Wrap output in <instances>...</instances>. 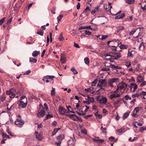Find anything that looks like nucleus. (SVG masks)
<instances>
[{"instance_id":"obj_1","label":"nucleus","mask_w":146,"mask_h":146,"mask_svg":"<svg viewBox=\"0 0 146 146\" xmlns=\"http://www.w3.org/2000/svg\"><path fill=\"white\" fill-rule=\"evenodd\" d=\"M127 88V85L126 83L124 82H121L117 86V89L115 90V92H118V93L121 94Z\"/></svg>"},{"instance_id":"obj_2","label":"nucleus","mask_w":146,"mask_h":146,"mask_svg":"<svg viewBox=\"0 0 146 146\" xmlns=\"http://www.w3.org/2000/svg\"><path fill=\"white\" fill-rule=\"evenodd\" d=\"M111 58H109V60L111 62H113V59L117 60L121 57V54L119 52H115L111 55H110Z\"/></svg>"},{"instance_id":"obj_3","label":"nucleus","mask_w":146,"mask_h":146,"mask_svg":"<svg viewBox=\"0 0 146 146\" xmlns=\"http://www.w3.org/2000/svg\"><path fill=\"white\" fill-rule=\"evenodd\" d=\"M39 106L40 108L38 110V113L37 114V116L38 117H42L45 115V112L44 110L43 106L41 104H40Z\"/></svg>"},{"instance_id":"obj_4","label":"nucleus","mask_w":146,"mask_h":146,"mask_svg":"<svg viewBox=\"0 0 146 146\" xmlns=\"http://www.w3.org/2000/svg\"><path fill=\"white\" fill-rule=\"evenodd\" d=\"M107 85V83L105 80L102 79L99 81L98 86L99 87L100 89L104 90Z\"/></svg>"},{"instance_id":"obj_5","label":"nucleus","mask_w":146,"mask_h":146,"mask_svg":"<svg viewBox=\"0 0 146 146\" xmlns=\"http://www.w3.org/2000/svg\"><path fill=\"white\" fill-rule=\"evenodd\" d=\"M97 101L99 103L102 104H105L107 102V99L106 97L102 96H98L97 97Z\"/></svg>"},{"instance_id":"obj_6","label":"nucleus","mask_w":146,"mask_h":146,"mask_svg":"<svg viewBox=\"0 0 146 146\" xmlns=\"http://www.w3.org/2000/svg\"><path fill=\"white\" fill-rule=\"evenodd\" d=\"M119 79L118 78H113L110 80L108 82V86L110 87H113V84L115 83H117L119 82Z\"/></svg>"},{"instance_id":"obj_7","label":"nucleus","mask_w":146,"mask_h":146,"mask_svg":"<svg viewBox=\"0 0 146 146\" xmlns=\"http://www.w3.org/2000/svg\"><path fill=\"white\" fill-rule=\"evenodd\" d=\"M27 101L26 100H20L19 101L18 104L19 106L23 108H25L27 106Z\"/></svg>"},{"instance_id":"obj_8","label":"nucleus","mask_w":146,"mask_h":146,"mask_svg":"<svg viewBox=\"0 0 146 146\" xmlns=\"http://www.w3.org/2000/svg\"><path fill=\"white\" fill-rule=\"evenodd\" d=\"M115 92V90L114 91V93L109 95V98L110 100H113V99L119 97L121 94L120 93H118V92Z\"/></svg>"},{"instance_id":"obj_9","label":"nucleus","mask_w":146,"mask_h":146,"mask_svg":"<svg viewBox=\"0 0 146 146\" xmlns=\"http://www.w3.org/2000/svg\"><path fill=\"white\" fill-rule=\"evenodd\" d=\"M69 116L70 118L72 119L74 121H76L77 119L79 120L80 122L82 121V120L81 118L79 117L75 114H73L69 115Z\"/></svg>"},{"instance_id":"obj_10","label":"nucleus","mask_w":146,"mask_h":146,"mask_svg":"<svg viewBox=\"0 0 146 146\" xmlns=\"http://www.w3.org/2000/svg\"><path fill=\"white\" fill-rule=\"evenodd\" d=\"M24 121L21 118L17 119L15 122V124L17 126L20 127L24 124Z\"/></svg>"},{"instance_id":"obj_11","label":"nucleus","mask_w":146,"mask_h":146,"mask_svg":"<svg viewBox=\"0 0 146 146\" xmlns=\"http://www.w3.org/2000/svg\"><path fill=\"white\" fill-rule=\"evenodd\" d=\"M75 138L70 137V139L68 141V146H74L75 143Z\"/></svg>"},{"instance_id":"obj_12","label":"nucleus","mask_w":146,"mask_h":146,"mask_svg":"<svg viewBox=\"0 0 146 146\" xmlns=\"http://www.w3.org/2000/svg\"><path fill=\"white\" fill-rule=\"evenodd\" d=\"M96 138H93L92 140L96 143L98 144L102 143L104 142V140L103 139H100L99 137H96Z\"/></svg>"},{"instance_id":"obj_13","label":"nucleus","mask_w":146,"mask_h":146,"mask_svg":"<svg viewBox=\"0 0 146 146\" xmlns=\"http://www.w3.org/2000/svg\"><path fill=\"white\" fill-rule=\"evenodd\" d=\"M130 90L132 92H134L137 89V85L133 83H131L130 84Z\"/></svg>"},{"instance_id":"obj_14","label":"nucleus","mask_w":146,"mask_h":146,"mask_svg":"<svg viewBox=\"0 0 146 146\" xmlns=\"http://www.w3.org/2000/svg\"><path fill=\"white\" fill-rule=\"evenodd\" d=\"M35 135L36 138L38 140H40L42 139V135L41 133H39L37 131H35Z\"/></svg>"},{"instance_id":"obj_15","label":"nucleus","mask_w":146,"mask_h":146,"mask_svg":"<svg viewBox=\"0 0 146 146\" xmlns=\"http://www.w3.org/2000/svg\"><path fill=\"white\" fill-rule=\"evenodd\" d=\"M58 110L60 113L61 115L64 114L66 111V110L64 109L63 107L59 106L58 108Z\"/></svg>"},{"instance_id":"obj_16","label":"nucleus","mask_w":146,"mask_h":146,"mask_svg":"<svg viewBox=\"0 0 146 146\" xmlns=\"http://www.w3.org/2000/svg\"><path fill=\"white\" fill-rule=\"evenodd\" d=\"M100 8L99 6H96V7L95 9L92 11L91 12L92 14H94L96 13H97L99 11Z\"/></svg>"},{"instance_id":"obj_17","label":"nucleus","mask_w":146,"mask_h":146,"mask_svg":"<svg viewBox=\"0 0 146 146\" xmlns=\"http://www.w3.org/2000/svg\"><path fill=\"white\" fill-rule=\"evenodd\" d=\"M143 78L142 76L138 75L137 77V82H141L143 81Z\"/></svg>"},{"instance_id":"obj_18","label":"nucleus","mask_w":146,"mask_h":146,"mask_svg":"<svg viewBox=\"0 0 146 146\" xmlns=\"http://www.w3.org/2000/svg\"><path fill=\"white\" fill-rule=\"evenodd\" d=\"M94 101V98L91 97L88 98V100L86 102V104H89L90 103H92Z\"/></svg>"},{"instance_id":"obj_19","label":"nucleus","mask_w":146,"mask_h":146,"mask_svg":"<svg viewBox=\"0 0 146 146\" xmlns=\"http://www.w3.org/2000/svg\"><path fill=\"white\" fill-rule=\"evenodd\" d=\"M64 135L63 134H60L57 137V140L58 141L61 142L62 140L64 138Z\"/></svg>"},{"instance_id":"obj_20","label":"nucleus","mask_w":146,"mask_h":146,"mask_svg":"<svg viewBox=\"0 0 146 146\" xmlns=\"http://www.w3.org/2000/svg\"><path fill=\"white\" fill-rule=\"evenodd\" d=\"M113 42L115 43V45L118 46H119L120 44L121 43L120 41L118 39H115L113 40Z\"/></svg>"},{"instance_id":"obj_21","label":"nucleus","mask_w":146,"mask_h":146,"mask_svg":"<svg viewBox=\"0 0 146 146\" xmlns=\"http://www.w3.org/2000/svg\"><path fill=\"white\" fill-rule=\"evenodd\" d=\"M97 37H99L100 39L102 40H104L106 39L108 37V36L107 35H99V36H97Z\"/></svg>"},{"instance_id":"obj_22","label":"nucleus","mask_w":146,"mask_h":146,"mask_svg":"<svg viewBox=\"0 0 146 146\" xmlns=\"http://www.w3.org/2000/svg\"><path fill=\"white\" fill-rule=\"evenodd\" d=\"M141 95V92L139 91H137L135 94H133L132 96V97L133 98L135 97L138 98L140 95Z\"/></svg>"},{"instance_id":"obj_23","label":"nucleus","mask_w":146,"mask_h":146,"mask_svg":"<svg viewBox=\"0 0 146 146\" xmlns=\"http://www.w3.org/2000/svg\"><path fill=\"white\" fill-rule=\"evenodd\" d=\"M125 16L124 13H122L121 14L115 17V19H120L123 18Z\"/></svg>"},{"instance_id":"obj_24","label":"nucleus","mask_w":146,"mask_h":146,"mask_svg":"<svg viewBox=\"0 0 146 146\" xmlns=\"http://www.w3.org/2000/svg\"><path fill=\"white\" fill-rule=\"evenodd\" d=\"M130 113V111H129L127 112H126L124 113L123 116V119H125L127 118V117L129 115V113Z\"/></svg>"},{"instance_id":"obj_25","label":"nucleus","mask_w":146,"mask_h":146,"mask_svg":"<svg viewBox=\"0 0 146 146\" xmlns=\"http://www.w3.org/2000/svg\"><path fill=\"white\" fill-rule=\"evenodd\" d=\"M60 129V128H55L52 133V135L53 136L55 135Z\"/></svg>"},{"instance_id":"obj_26","label":"nucleus","mask_w":146,"mask_h":146,"mask_svg":"<svg viewBox=\"0 0 146 146\" xmlns=\"http://www.w3.org/2000/svg\"><path fill=\"white\" fill-rule=\"evenodd\" d=\"M145 43L142 42L139 46V48L140 50H142L145 48Z\"/></svg>"},{"instance_id":"obj_27","label":"nucleus","mask_w":146,"mask_h":146,"mask_svg":"<svg viewBox=\"0 0 146 146\" xmlns=\"http://www.w3.org/2000/svg\"><path fill=\"white\" fill-rule=\"evenodd\" d=\"M124 28L122 26H119L117 27V33L119 32L120 31L123 30Z\"/></svg>"},{"instance_id":"obj_28","label":"nucleus","mask_w":146,"mask_h":146,"mask_svg":"<svg viewBox=\"0 0 146 146\" xmlns=\"http://www.w3.org/2000/svg\"><path fill=\"white\" fill-rule=\"evenodd\" d=\"M145 3H146V2L144 1L143 3L144 4ZM141 9L143 12H146V4H143V6L142 5L141 6Z\"/></svg>"},{"instance_id":"obj_29","label":"nucleus","mask_w":146,"mask_h":146,"mask_svg":"<svg viewBox=\"0 0 146 146\" xmlns=\"http://www.w3.org/2000/svg\"><path fill=\"white\" fill-rule=\"evenodd\" d=\"M121 99L120 98H118L114 102V105L119 104L120 103V101H121Z\"/></svg>"},{"instance_id":"obj_30","label":"nucleus","mask_w":146,"mask_h":146,"mask_svg":"<svg viewBox=\"0 0 146 146\" xmlns=\"http://www.w3.org/2000/svg\"><path fill=\"white\" fill-rule=\"evenodd\" d=\"M126 3L128 4H131L135 2V0H125Z\"/></svg>"},{"instance_id":"obj_31","label":"nucleus","mask_w":146,"mask_h":146,"mask_svg":"<svg viewBox=\"0 0 146 146\" xmlns=\"http://www.w3.org/2000/svg\"><path fill=\"white\" fill-rule=\"evenodd\" d=\"M37 59L33 57H30L29 58V61L30 62L35 63L37 62Z\"/></svg>"},{"instance_id":"obj_32","label":"nucleus","mask_w":146,"mask_h":146,"mask_svg":"<svg viewBox=\"0 0 146 146\" xmlns=\"http://www.w3.org/2000/svg\"><path fill=\"white\" fill-rule=\"evenodd\" d=\"M101 130L102 131V132L106 133V128L105 127H104L105 126V124L103 125V124H101Z\"/></svg>"},{"instance_id":"obj_33","label":"nucleus","mask_w":146,"mask_h":146,"mask_svg":"<svg viewBox=\"0 0 146 146\" xmlns=\"http://www.w3.org/2000/svg\"><path fill=\"white\" fill-rule=\"evenodd\" d=\"M55 78L54 76H44V78L46 79H51L53 80Z\"/></svg>"},{"instance_id":"obj_34","label":"nucleus","mask_w":146,"mask_h":146,"mask_svg":"<svg viewBox=\"0 0 146 146\" xmlns=\"http://www.w3.org/2000/svg\"><path fill=\"white\" fill-rule=\"evenodd\" d=\"M60 61L61 63L62 64H64L65 63L66 61V58L64 57H62L61 56Z\"/></svg>"},{"instance_id":"obj_35","label":"nucleus","mask_w":146,"mask_h":146,"mask_svg":"<svg viewBox=\"0 0 146 146\" xmlns=\"http://www.w3.org/2000/svg\"><path fill=\"white\" fill-rule=\"evenodd\" d=\"M119 47L122 49H126L128 48V46L127 45H124L123 44H121L119 46Z\"/></svg>"},{"instance_id":"obj_36","label":"nucleus","mask_w":146,"mask_h":146,"mask_svg":"<svg viewBox=\"0 0 146 146\" xmlns=\"http://www.w3.org/2000/svg\"><path fill=\"white\" fill-rule=\"evenodd\" d=\"M111 5V3H108V5L106 4H105L104 5V7L105 10H106L108 9V8Z\"/></svg>"},{"instance_id":"obj_37","label":"nucleus","mask_w":146,"mask_h":146,"mask_svg":"<svg viewBox=\"0 0 146 146\" xmlns=\"http://www.w3.org/2000/svg\"><path fill=\"white\" fill-rule=\"evenodd\" d=\"M133 52V50L130 51L129 50L128 51V53L127 54V56L129 57H132L133 56V54L132 52Z\"/></svg>"},{"instance_id":"obj_38","label":"nucleus","mask_w":146,"mask_h":146,"mask_svg":"<svg viewBox=\"0 0 146 146\" xmlns=\"http://www.w3.org/2000/svg\"><path fill=\"white\" fill-rule=\"evenodd\" d=\"M84 61L86 64L89 65V60L88 57H86L84 59Z\"/></svg>"},{"instance_id":"obj_39","label":"nucleus","mask_w":146,"mask_h":146,"mask_svg":"<svg viewBox=\"0 0 146 146\" xmlns=\"http://www.w3.org/2000/svg\"><path fill=\"white\" fill-rule=\"evenodd\" d=\"M71 70L73 73L75 75L78 74L77 71L73 67H72L71 69Z\"/></svg>"},{"instance_id":"obj_40","label":"nucleus","mask_w":146,"mask_h":146,"mask_svg":"<svg viewBox=\"0 0 146 146\" xmlns=\"http://www.w3.org/2000/svg\"><path fill=\"white\" fill-rule=\"evenodd\" d=\"M32 56L34 57H36L38 55V52L37 51L35 50L32 53Z\"/></svg>"},{"instance_id":"obj_41","label":"nucleus","mask_w":146,"mask_h":146,"mask_svg":"<svg viewBox=\"0 0 146 146\" xmlns=\"http://www.w3.org/2000/svg\"><path fill=\"white\" fill-rule=\"evenodd\" d=\"M76 112L77 114L80 115H85L86 114L85 112H83V111H81V112H79L77 111H76Z\"/></svg>"},{"instance_id":"obj_42","label":"nucleus","mask_w":146,"mask_h":146,"mask_svg":"<svg viewBox=\"0 0 146 146\" xmlns=\"http://www.w3.org/2000/svg\"><path fill=\"white\" fill-rule=\"evenodd\" d=\"M63 17V16L62 15H60V16L58 17L57 18V21L58 23L60 21L62 20V18Z\"/></svg>"},{"instance_id":"obj_43","label":"nucleus","mask_w":146,"mask_h":146,"mask_svg":"<svg viewBox=\"0 0 146 146\" xmlns=\"http://www.w3.org/2000/svg\"><path fill=\"white\" fill-rule=\"evenodd\" d=\"M125 65L127 67H129L131 65V62L130 61H126L125 62Z\"/></svg>"},{"instance_id":"obj_44","label":"nucleus","mask_w":146,"mask_h":146,"mask_svg":"<svg viewBox=\"0 0 146 146\" xmlns=\"http://www.w3.org/2000/svg\"><path fill=\"white\" fill-rule=\"evenodd\" d=\"M14 90H8L6 91V93L7 94L9 95V96L11 95V94L13 92V91H14Z\"/></svg>"},{"instance_id":"obj_45","label":"nucleus","mask_w":146,"mask_h":146,"mask_svg":"<svg viewBox=\"0 0 146 146\" xmlns=\"http://www.w3.org/2000/svg\"><path fill=\"white\" fill-rule=\"evenodd\" d=\"M53 115L52 114H48L46 115V118L44 119L45 120L48 119L49 118L53 117Z\"/></svg>"},{"instance_id":"obj_46","label":"nucleus","mask_w":146,"mask_h":146,"mask_svg":"<svg viewBox=\"0 0 146 146\" xmlns=\"http://www.w3.org/2000/svg\"><path fill=\"white\" fill-rule=\"evenodd\" d=\"M124 129L123 128H121L120 129H118L116 130V131L119 133L124 132Z\"/></svg>"},{"instance_id":"obj_47","label":"nucleus","mask_w":146,"mask_h":146,"mask_svg":"<svg viewBox=\"0 0 146 146\" xmlns=\"http://www.w3.org/2000/svg\"><path fill=\"white\" fill-rule=\"evenodd\" d=\"M59 40L60 41H62L64 40L63 37L62 36V33H61L58 38Z\"/></svg>"},{"instance_id":"obj_48","label":"nucleus","mask_w":146,"mask_h":146,"mask_svg":"<svg viewBox=\"0 0 146 146\" xmlns=\"http://www.w3.org/2000/svg\"><path fill=\"white\" fill-rule=\"evenodd\" d=\"M81 131L82 133L85 134H87L86 130L84 128L81 129Z\"/></svg>"},{"instance_id":"obj_49","label":"nucleus","mask_w":146,"mask_h":146,"mask_svg":"<svg viewBox=\"0 0 146 146\" xmlns=\"http://www.w3.org/2000/svg\"><path fill=\"white\" fill-rule=\"evenodd\" d=\"M85 34L88 35H90L92 33L90 31L87 30H86L85 31Z\"/></svg>"},{"instance_id":"obj_50","label":"nucleus","mask_w":146,"mask_h":146,"mask_svg":"<svg viewBox=\"0 0 146 146\" xmlns=\"http://www.w3.org/2000/svg\"><path fill=\"white\" fill-rule=\"evenodd\" d=\"M2 134L3 136V139H4L5 140H6L7 135L3 133H2Z\"/></svg>"},{"instance_id":"obj_51","label":"nucleus","mask_w":146,"mask_h":146,"mask_svg":"<svg viewBox=\"0 0 146 146\" xmlns=\"http://www.w3.org/2000/svg\"><path fill=\"white\" fill-rule=\"evenodd\" d=\"M12 19H13V17H12V15L11 17L10 18H9V19H8V20H7V24H9L11 22Z\"/></svg>"},{"instance_id":"obj_52","label":"nucleus","mask_w":146,"mask_h":146,"mask_svg":"<svg viewBox=\"0 0 146 146\" xmlns=\"http://www.w3.org/2000/svg\"><path fill=\"white\" fill-rule=\"evenodd\" d=\"M52 90L51 91V95H54L55 94V89L54 88H52Z\"/></svg>"},{"instance_id":"obj_53","label":"nucleus","mask_w":146,"mask_h":146,"mask_svg":"<svg viewBox=\"0 0 146 146\" xmlns=\"http://www.w3.org/2000/svg\"><path fill=\"white\" fill-rule=\"evenodd\" d=\"M37 33L41 36H42L44 34V32L42 31H39L37 32Z\"/></svg>"},{"instance_id":"obj_54","label":"nucleus","mask_w":146,"mask_h":146,"mask_svg":"<svg viewBox=\"0 0 146 146\" xmlns=\"http://www.w3.org/2000/svg\"><path fill=\"white\" fill-rule=\"evenodd\" d=\"M6 18V17H4L3 18L1 19L0 20V25H1L5 21V19Z\"/></svg>"},{"instance_id":"obj_55","label":"nucleus","mask_w":146,"mask_h":146,"mask_svg":"<svg viewBox=\"0 0 146 146\" xmlns=\"http://www.w3.org/2000/svg\"><path fill=\"white\" fill-rule=\"evenodd\" d=\"M140 110V108L139 107L136 108H135L134 111L136 113L139 112Z\"/></svg>"},{"instance_id":"obj_56","label":"nucleus","mask_w":146,"mask_h":146,"mask_svg":"<svg viewBox=\"0 0 146 146\" xmlns=\"http://www.w3.org/2000/svg\"><path fill=\"white\" fill-rule=\"evenodd\" d=\"M125 99L126 100H131V97L128 95H126L125 96Z\"/></svg>"},{"instance_id":"obj_57","label":"nucleus","mask_w":146,"mask_h":146,"mask_svg":"<svg viewBox=\"0 0 146 146\" xmlns=\"http://www.w3.org/2000/svg\"><path fill=\"white\" fill-rule=\"evenodd\" d=\"M109 140L111 141H115V138L111 136L109 138Z\"/></svg>"},{"instance_id":"obj_58","label":"nucleus","mask_w":146,"mask_h":146,"mask_svg":"<svg viewBox=\"0 0 146 146\" xmlns=\"http://www.w3.org/2000/svg\"><path fill=\"white\" fill-rule=\"evenodd\" d=\"M5 99V97L4 96H1L0 99V100L2 102H3Z\"/></svg>"},{"instance_id":"obj_59","label":"nucleus","mask_w":146,"mask_h":146,"mask_svg":"<svg viewBox=\"0 0 146 146\" xmlns=\"http://www.w3.org/2000/svg\"><path fill=\"white\" fill-rule=\"evenodd\" d=\"M146 84V81H143L140 85V87H143Z\"/></svg>"},{"instance_id":"obj_60","label":"nucleus","mask_w":146,"mask_h":146,"mask_svg":"<svg viewBox=\"0 0 146 146\" xmlns=\"http://www.w3.org/2000/svg\"><path fill=\"white\" fill-rule=\"evenodd\" d=\"M136 139V137H134L133 139H132L131 137L129 138V141L131 142L133 141H135Z\"/></svg>"},{"instance_id":"obj_61","label":"nucleus","mask_w":146,"mask_h":146,"mask_svg":"<svg viewBox=\"0 0 146 146\" xmlns=\"http://www.w3.org/2000/svg\"><path fill=\"white\" fill-rule=\"evenodd\" d=\"M127 70L129 72H131L132 73H134L135 72L133 70V69L132 68H128L127 69Z\"/></svg>"},{"instance_id":"obj_62","label":"nucleus","mask_w":146,"mask_h":146,"mask_svg":"<svg viewBox=\"0 0 146 146\" xmlns=\"http://www.w3.org/2000/svg\"><path fill=\"white\" fill-rule=\"evenodd\" d=\"M27 100V98L25 97V96H21L20 98V100Z\"/></svg>"},{"instance_id":"obj_63","label":"nucleus","mask_w":146,"mask_h":146,"mask_svg":"<svg viewBox=\"0 0 146 146\" xmlns=\"http://www.w3.org/2000/svg\"><path fill=\"white\" fill-rule=\"evenodd\" d=\"M97 81L96 80H95L92 83V86H94L97 83Z\"/></svg>"},{"instance_id":"obj_64","label":"nucleus","mask_w":146,"mask_h":146,"mask_svg":"<svg viewBox=\"0 0 146 146\" xmlns=\"http://www.w3.org/2000/svg\"><path fill=\"white\" fill-rule=\"evenodd\" d=\"M140 69L139 68V65H137L136 67H135V70L137 71H139V70Z\"/></svg>"}]
</instances>
